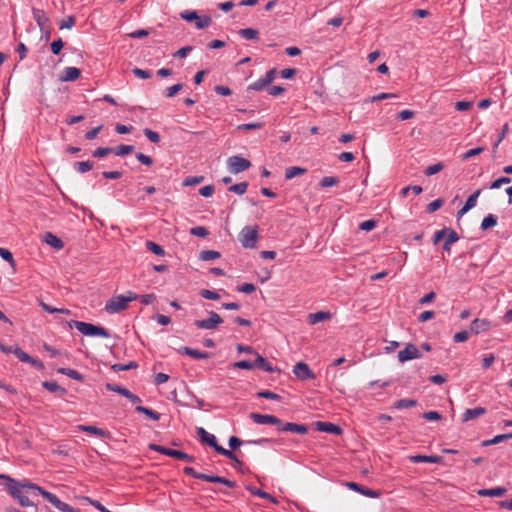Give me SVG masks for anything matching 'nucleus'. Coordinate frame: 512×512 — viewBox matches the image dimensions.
Instances as JSON below:
<instances>
[{"instance_id": "f257e3e1", "label": "nucleus", "mask_w": 512, "mask_h": 512, "mask_svg": "<svg viewBox=\"0 0 512 512\" xmlns=\"http://www.w3.org/2000/svg\"><path fill=\"white\" fill-rule=\"evenodd\" d=\"M1 479L6 481L7 491L22 507L33 506L29 496L39 494L40 486L28 481L17 482L8 475H4Z\"/></svg>"}, {"instance_id": "f03ea898", "label": "nucleus", "mask_w": 512, "mask_h": 512, "mask_svg": "<svg viewBox=\"0 0 512 512\" xmlns=\"http://www.w3.org/2000/svg\"><path fill=\"white\" fill-rule=\"evenodd\" d=\"M138 299V295L128 292L126 295H117L109 299L105 304V311L109 314L119 313L128 307V304Z\"/></svg>"}, {"instance_id": "7ed1b4c3", "label": "nucleus", "mask_w": 512, "mask_h": 512, "mask_svg": "<svg viewBox=\"0 0 512 512\" xmlns=\"http://www.w3.org/2000/svg\"><path fill=\"white\" fill-rule=\"evenodd\" d=\"M441 240H444L443 249L447 253L451 251V244L457 242L459 240V236L456 231L450 228H444L442 230H438L433 235V244H438Z\"/></svg>"}, {"instance_id": "20e7f679", "label": "nucleus", "mask_w": 512, "mask_h": 512, "mask_svg": "<svg viewBox=\"0 0 512 512\" xmlns=\"http://www.w3.org/2000/svg\"><path fill=\"white\" fill-rule=\"evenodd\" d=\"M73 324L75 328L83 335L91 337L99 336L103 338L110 337V333L108 332V330L101 326H96L91 323H86L82 321H73Z\"/></svg>"}, {"instance_id": "39448f33", "label": "nucleus", "mask_w": 512, "mask_h": 512, "mask_svg": "<svg viewBox=\"0 0 512 512\" xmlns=\"http://www.w3.org/2000/svg\"><path fill=\"white\" fill-rule=\"evenodd\" d=\"M258 239L257 226H245L239 233V242L244 248L256 247Z\"/></svg>"}, {"instance_id": "423d86ee", "label": "nucleus", "mask_w": 512, "mask_h": 512, "mask_svg": "<svg viewBox=\"0 0 512 512\" xmlns=\"http://www.w3.org/2000/svg\"><path fill=\"white\" fill-rule=\"evenodd\" d=\"M197 434L203 443H206L207 445L212 447L217 453L221 454L224 457H230V455H231L230 450L225 449L224 447L218 445L217 439L213 434L208 433L202 427H199L197 429Z\"/></svg>"}, {"instance_id": "0eeeda50", "label": "nucleus", "mask_w": 512, "mask_h": 512, "mask_svg": "<svg viewBox=\"0 0 512 512\" xmlns=\"http://www.w3.org/2000/svg\"><path fill=\"white\" fill-rule=\"evenodd\" d=\"M180 17L188 22H195L197 29H205L211 25L212 19L210 16L204 15L199 16L196 11H183L180 13Z\"/></svg>"}, {"instance_id": "6e6552de", "label": "nucleus", "mask_w": 512, "mask_h": 512, "mask_svg": "<svg viewBox=\"0 0 512 512\" xmlns=\"http://www.w3.org/2000/svg\"><path fill=\"white\" fill-rule=\"evenodd\" d=\"M149 449L156 451L158 453H161L163 455L172 457V458H176V459L187 461V462H194L193 456H191L187 453H184L182 451H179V450L166 448V447L158 445V444H150Z\"/></svg>"}, {"instance_id": "1a4fd4ad", "label": "nucleus", "mask_w": 512, "mask_h": 512, "mask_svg": "<svg viewBox=\"0 0 512 512\" xmlns=\"http://www.w3.org/2000/svg\"><path fill=\"white\" fill-rule=\"evenodd\" d=\"M227 166L232 174H238L249 169L251 162L241 156H231L227 159Z\"/></svg>"}, {"instance_id": "9d476101", "label": "nucleus", "mask_w": 512, "mask_h": 512, "mask_svg": "<svg viewBox=\"0 0 512 512\" xmlns=\"http://www.w3.org/2000/svg\"><path fill=\"white\" fill-rule=\"evenodd\" d=\"M209 318L207 319H202V320H196L194 322V325L198 328V329H204V330H213L215 329L218 325H220L221 323H223V319L220 317L219 314H217L216 312L214 311H210L209 313Z\"/></svg>"}, {"instance_id": "9b49d317", "label": "nucleus", "mask_w": 512, "mask_h": 512, "mask_svg": "<svg viewBox=\"0 0 512 512\" xmlns=\"http://www.w3.org/2000/svg\"><path fill=\"white\" fill-rule=\"evenodd\" d=\"M421 352L417 348L416 345L409 343L405 346V348L398 352V360L401 363H404L409 360L418 359L420 358Z\"/></svg>"}, {"instance_id": "f8f14e48", "label": "nucleus", "mask_w": 512, "mask_h": 512, "mask_svg": "<svg viewBox=\"0 0 512 512\" xmlns=\"http://www.w3.org/2000/svg\"><path fill=\"white\" fill-rule=\"evenodd\" d=\"M250 418L256 423L260 425H281V420L274 416L269 414H259V413H251Z\"/></svg>"}, {"instance_id": "ddd939ff", "label": "nucleus", "mask_w": 512, "mask_h": 512, "mask_svg": "<svg viewBox=\"0 0 512 512\" xmlns=\"http://www.w3.org/2000/svg\"><path fill=\"white\" fill-rule=\"evenodd\" d=\"M293 373L298 379L303 381L315 378L313 371L304 362H298L293 368Z\"/></svg>"}, {"instance_id": "4468645a", "label": "nucleus", "mask_w": 512, "mask_h": 512, "mask_svg": "<svg viewBox=\"0 0 512 512\" xmlns=\"http://www.w3.org/2000/svg\"><path fill=\"white\" fill-rule=\"evenodd\" d=\"M491 323L487 319L476 318L471 323V331L474 334H480L490 329Z\"/></svg>"}, {"instance_id": "2eb2a0df", "label": "nucleus", "mask_w": 512, "mask_h": 512, "mask_svg": "<svg viewBox=\"0 0 512 512\" xmlns=\"http://www.w3.org/2000/svg\"><path fill=\"white\" fill-rule=\"evenodd\" d=\"M481 193V190H476L473 194H471L466 200L464 206L458 211V217H462L466 214L470 209L474 208L477 203V199Z\"/></svg>"}, {"instance_id": "dca6fc26", "label": "nucleus", "mask_w": 512, "mask_h": 512, "mask_svg": "<svg viewBox=\"0 0 512 512\" xmlns=\"http://www.w3.org/2000/svg\"><path fill=\"white\" fill-rule=\"evenodd\" d=\"M332 318V314L329 311H319L316 313H311L307 317V322L310 325H315L319 322L327 321Z\"/></svg>"}, {"instance_id": "f3484780", "label": "nucleus", "mask_w": 512, "mask_h": 512, "mask_svg": "<svg viewBox=\"0 0 512 512\" xmlns=\"http://www.w3.org/2000/svg\"><path fill=\"white\" fill-rule=\"evenodd\" d=\"M317 430L321 432L331 433L335 435H339L342 432V429L333 423L330 422H317L316 423Z\"/></svg>"}, {"instance_id": "a211bd4d", "label": "nucleus", "mask_w": 512, "mask_h": 512, "mask_svg": "<svg viewBox=\"0 0 512 512\" xmlns=\"http://www.w3.org/2000/svg\"><path fill=\"white\" fill-rule=\"evenodd\" d=\"M43 240L46 244L57 250L62 249L64 246L63 241L51 232H46L43 236Z\"/></svg>"}, {"instance_id": "6ab92c4d", "label": "nucleus", "mask_w": 512, "mask_h": 512, "mask_svg": "<svg viewBox=\"0 0 512 512\" xmlns=\"http://www.w3.org/2000/svg\"><path fill=\"white\" fill-rule=\"evenodd\" d=\"M33 18L41 30H44L47 27L49 18L43 10L34 8Z\"/></svg>"}, {"instance_id": "aec40b11", "label": "nucleus", "mask_w": 512, "mask_h": 512, "mask_svg": "<svg viewBox=\"0 0 512 512\" xmlns=\"http://www.w3.org/2000/svg\"><path fill=\"white\" fill-rule=\"evenodd\" d=\"M81 71L76 67H66L63 70L61 81H75L80 77Z\"/></svg>"}, {"instance_id": "412c9836", "label": "nucleus", "mask_w": 512, "mask_h": 512, "mask_svg": "<svg viewBox=\"0 0 512 512\" xmlns=\"http://www.w3.org/2000/svg\"><path fill=\"white\" fill-rule=\"evenodd\" d=\"M409 460L413 463H440L442 459L436 455H412L409 457Z\"/></svg>"}, {"instance_id": "4be33fe9", "label": "nucleus", "mask_w": 512, "mask_h": 512, "mask_svg": "<svg viewBox=\"0 0 512 512\" xmlns=\"http://www.w3.org/2000/svg\"><path fill=\"white\" fill-rule=\"evenodd\" d=\"M485 413V409L482 407H475L467 409L462 415V421L467 422L482 416Z\"/></svg>"}, {"instance_id": "5701e85b", "label": "nucleus", "mask_w": 512, "mask_h": 512, "mask_svg": "<svg viewBox=\"0 0 512 512\" xmlns=\"http://www.w3.org/2000/svg\"><path fill=\"white\" fill-rule=\"evenodd\" d=\"M77 428L80 431L87 432V433H90V434H93V435H96V436H99V437H102V438L108 437L107 431H105L103 429H100V428H98L96 426H92V425H78Z\"/></svg>"}, {"instance_id": "b1692460", "label": "nucleus", "mask_w": 512, "mask_h": 512, "mask_svg": "<svg viewBox=\"0 0 512 512\" xmlns=\"http://www.w3.org/2000/svg\"><path fill=\"white\" fill-rule=\"evenodd\" d=\"M280 431H289L294 432L298 434H306L308 431V428L305 425L296 424V423H286L282 427L279 428Z\"/></svg>"}, {"instance_id": "393cba45", "label": "nucleus", "mask_w": 512, "mask_h": 512, "mask_svg": "<svg viewBox=\"0 0 512 512\" xmlns=\"http://www.w3.org/2000/svg\"><path fill=\"white\" fill-rule=\"evenodd\" d=\"M179 353L188 355L194 359H206L208 358L207 352H202L189 347H182L178 350Z\"/></svg>"}, {"instance_id": "a878e982", "label": "nucleus", "mask_w": 512, "mask_h": 512, "mask_svg": "<svg viewBox=\"0 0 512 512\" xmlns=\"http://www.w3.org/2000/svg\"><path fill=\"white\" fill-rule=\"evenodd\" d=\"M506 489L504 487H495L491 489H481L478 491L479 496H487V497H501L506 493Z\"/></svg>"}, {"instance_id": "bb28decb", "label": "nucleus", "mask_w": 512, "mask_h": 512, "mask_svg": "<svg viewBox=\"0 0 512 512\" xmlns=\"http://www.w3.org/2000/svg\"><path fill=\"white\" fill-rule=\"evenodd\" d=\"M203 480L207 481V482H211V483H220V484H223L230 488H234L236 486L235 482L228 480L224 477H220V476H213V475L205 474V478H203Z\"/></svg>"}, {"instance_id": "cd10ccee", "label": "nucleus", "mask_w": 512, "mask_h": 512, "mask_svg": "<svg viewBox=\"0 0 512 512\" xmlns=\"http://www.w3.org/2000/svg\"><path fill=\"white\" fill-rule=\"evenodd\" d=\"M39 494H41L49 503H51L58 510L62 505V501L53 493H50L40 487Z\"/></svg>"}, {"instance_id": "c85d7f7f", "label": "nucleus", "mask_w": 512, "mask_h": 512, "mask_svg": "<svg viewBox=\"0 0 512 512\" xmlns=\"http://www.w3.org/2000/svg\"><path fill=\"white\" fill-rule=\"evenodd\" d=\"M256 354V359L254 361V364H255V368H260L266 372H274L275 369L273 368V366L264 358L262 357L261 355Z\"/></svg>"}, {"instance_id": "c756f323", "label": "nucleus", "mask_w": 512, "mask_h": 512, "mask_svg": "<svg viewBox=\"0 0 512 512\" xmlns=\"http://www.w3.org/2000/svg\"><path fill=\"white\" fill-rule=\"evenodd\" d=\"M307 172V169L305 168H302V167H298V166H292V167H289L285 170V178L287 180H290L294 177H297V176H300V175H303Z\"/></svg>"}, {"instance_id": "7c9ffc66", "label": "nucleus", "mask_w": 512, "mask_h": 512, "mask_svg": "<svg viewBox=\"0 0 512 512\" xmlns=\"http://www.w3.org/2000/svg\"><path fill=\"white\" fill-rule=\"evenodd\" d=\"M58 373L66 375L73 380L83 381V376L78 371L71 368H59Z\"/></svg>"}, {"instance_id": "2f4dec72", "label": "nucleus", "mask_w": 512, "mask_h": 512, "mask_svg": "<svg viewBox=\"0 0 512 512\" xmlns=\"http://www.w3.org/2000/svg\"><path fill=\"white\" fill-rule=\"evenodd\" d=\"M239 35L246 40L258 39L259 32L253 28H244L239 31Z\"/></svg>"}, {"instance_id": "473e14b6", "label": "nucleus", "mask_w": 512, "mask_h": 512, "mask_svg": "<svg viewBox=\"0 0 512 512\" xmlns=\"http://www.w3.org/2000/svg\"><path fill=\"white\" fill-rule=\"evenodd\" d=\"M135 410L139 413H142L149 417L150 419L154 421H158L160 419V414L156 411H153L147 407L144 406H136Z\"/></svg>"}, {"instance_id": "72a5a7b5", "label": "nucleus", "mask_w": 512, "mask_h": 512, "mask_svg": "<svg viewBox=\"0 0 512 512\" xmlns=\"http://www.w3.org/2000/svg\"><path fill=\"white\" fill-rule=\"evenodd\" d=\"M94 167V163L92 161H81L74 163V169L79 173H86L90 171Z\"/></svg>"}, {"instance_id": "f704fd0d", "label": "nucleus", "mask_w": 512, "mask_h": 512, "mask_svg": "<svg viewBox=\"0 0 512 512\" xmlns=\"http://www.w3.org/2000/svg\"><path fill=\"white\" fill-rule=\"evenodd\" d=\"M247 489L255 496L267 499V500L271 501L272 503H277V500L272 495H270L269 493H267L265 491H262L261 489H258L255 487H248Z\"/></svg>"}, {"instance_id": "c9c22d12", "label": "nucleus", "mask_w": 512, "mask_h": 512, "mask_svg": "<svg viewBox=\"0 0 512 512\" xmlns=\"http://www.w3.org/2000/svg\"><path fill=\"white\" fill-rule=\"evenodd\" d=\"M220 257V253L215 250H203L199 254V259L202 261H210Z\"/></svg>"}, {"instance_id": "e433bc0d", "label": "nucleus", "mask_w": 512, "mask_h": 512, "mask_svg": "<svg viewBox=\"0 0 512 512\" xmlns=\"http://www.w3.org/2000/svg\"><path fill=\"white\" fill-rule=\"evenodd\" d=\"M133 151H134V146L124 145V144H121V145L117 146L115 149H113V153L116 156H125V155L132 153Z\"/></svg>"}, {"instance_id": "4c0bfd02", "label": "nucleus", "mask_w": 512, "mask_h": 512, "mask_svg": "<svg viewBox=\"0 0 512 512\" xmlns=\"http://www.w3.org/2000/svg\"><path fill=\"white\" fill-rule=\"evenodd\" d=\"M497 224V217L493 214L487 215L481 223V229L487 230L494 227Z\"/></svg>"}, {"instance_id": "58836bf2", "label": "nucleus", "mask_w": 512, "mask_h": 512, "mask_svg": "<svg viewBox=\"0 0 512 512\" xmlns=\"http://www.w3.org/2000/svg\"><path fill=\"white\" fill-rule=\"evenodd\" d=\"M417 404L416 400L413 399H401L393 404L395 409L411 408Z\"/></svg>"}, {"instance_id": "ea45409f", "label": "nucleus", "mask_w": 512, "mask_h": 512, "mask_svg": "<svg viewBox=\"0 0 512 512\" xmlns=\"http://www.w3.org/2000/svg\"><path fill=\"white\" fill-rule=\"evenodd\" d=\"M146 247L149 251H151L152 253L158 255V256H164L165 255V251L164 249L157 243L153 242V241H147L146 242Z\"/></svg>"}, {"instance_id": "a19ab883", "label": "nucleus", "mask_w": 512, "mask_h": 512, "mask_svg": "<svg viewBox=\"0 0 512 512\" xmlns=\"http://www.w3.org/2000/svg\"><path fill=\"white\" fill-rule=\"evenodd\" d=\"M137 367H138V364L134 361H131L128 364H114L111 366V369L115 372H119V371L135 369Z\"/></svg>"}, {"instance_id": "79ce46f5", "label": "nucleus", "mask_w": 512, "mask_h": 512, "mask_svg": "<svg viewBox=\"0 0 512 512\" xmlns=\"http://www.w3.org/2000/svg\"><path fill=\"white\" fill-rule=\"evenodd\" d=\"M247 188H248V183L241 182V183H237V184L230 186L228 190L230 192H234L236 194L243 195L244 193H246Z\"/></svg>"}, {"instance_id": "37998d69", "label": "nucleus", "mask_w": 512, "mask_h": 512, "mask_svg": "<svg viewBox=\"0 0 512 512\" xmlns=\"http://www.w3.org/2000/svg\"><path fill=\"white\" fill-rule=\"evenodd\" d=\"M443 168H444V165L441 162H439V163L428 166L425 169L424 174L426 176H432V175H435V174L441 172L443 170Z\"/></svg>"}, {"instance_id": "c03bdc74", "label": "nucleus", "mask_w": 512, "mask_h": 512, "mask_svg": "<svg viewBox=\"0 0 512 512\" xmlns=\"http://www.w3.org/2000/svg\"><path fill=\"white\" fill-rule=\"evenodd\" d=\"M338 183H339V178L338 177L327 176V177H324L321 180L320 186L323 187V188L333 187V186L337 185Z\"/></svg>"}, {"instance_id": "a18cd8bd", "label": "nucleus", "mask_w": 512, "mask_h": 512, "mask_svg": "<svg viewBox=\"0 0 512 512\" xmlns=\"http://www.w3.org/2000/svg\"><path fill=\"white\" fill-rule=\"evenodd\" d=\"M106 388H107V390L119 393L124 397H126L127 394L129 393V390L127 388L116 385V384L107 383Z\"/></svg>"}, {"instance_id": "49530a36", "label": "nucleus", "mask_w": 512, "mask_h": 512, "mask_svg": "<svg viewBox=\"0 0 512 512\" xmlns=\"http://www.w3.org/2000/svg\"><path fill=\"white\" fill-rule=\"evenodd\" d=\"M391 98H396V94H394V93H380L378 95H375V96H372V97L366 99L365 102H376V101H381V100L391 99Z\"/></svg>"}, {"instance_id": "de8ad7c7", "label": "nucleus", "mask_w": 512, "mask_h": 512, "mask_svg": "<svg viewBox=\"0 0 512 512\" xmlns=\"http://www.w3.org/2000/svg\"><path fill=\"white\" fill-rule=\"evenodd\" d=\"M144 135L152 142V143H159L160 142V135L158 132L153 131L149 128L144 129Z\"/></svg>"}, {"instance_id": "09e8293b", "label": "nucleus", "mask_w": 512, "mask_h": 512, "mask_svg": "<svg viewBox=\"0 0 512 512\" xmlns=\"http://www.w3.org/2000/svg\"><path fill=\"white\" fill-rule=\"evenodd\" d=\"M42 385H43V387H44L45 389H47V390H48V391H50V392H58V391H61L62 393H64V392H65V390H64L63 388H61V387L57 384V382H55V381H45V382H43V384H42Z\"/></svg>"}, {"instance_id": "8fccbe9b", "label": "nucleus", "mask_w": 512, "mask_h": 512, "mask_svg": "<svg viewBox=\"0 0 512 512\" xmlns=\"http://www.w3.org/2000/svg\"><path fill=\"white\" fill-rule=\"evenodd\" d=\"M268 86V84L264 81V79L261 77L259 78L257 81L251 83L249 86H248V89L249 90H255V91H261L263 90L264 88H266Z\"/></svg>"}, {"instance_id": "3c124183", "label": "nucleus", "mask_w": 512, "mask_h": 512, "mask_svg": "<svg viewBox=\"0 0 512 512\" xmlns=\"http://www.w3.org/2000/svg\"><path fill=\"white\" fill-rule=\"evenodd\" d=\"M423 191L421 186L414 185V186H406L401 190L402 196H407L409 192H413L415 195L421 194Z\"/></svg>"}, {"instance_id": "603ef678", "label": "nucleus", "mask_w": 512, "mask_h": 512, "mask_svg": "<svg viewBox=\"0 0 512 512\" xmlns=\"http://www.w3.org/2000/svg\"><path fill=\"white\" fill-rule=\"evenodd\" d=\"M200 295L204 299H208V300H218L220 298V295L217 292H214V291H211L208 289L201 290Z\"/></svg>"}, {"instance_id": "864d4df0", "label": "nucleus", "mask_w": 512, "mask_h": 512, "mask_svg": "<svg viewBox=\"0 0 512 512\" xmlns=\"http://www.w3.org/2000/svg\"><path fill=\"white\" fill-rule=\"evenodd\" d=\"M182 88L183 85L180 83L170 86L165 90V96L171 98L175 96Z\"/></svg>"}, {"instance_id": "5fc2aeb1", "label": "nucleus", "mask_w": 512, "mask_h": 512, "mask_svg": "<svg viewBox=\"0 0 512 512\" xmlns=\"http://www.w3.org/2000/svg\"><path fill=\"white\" fill-rule=\"evenodd\" d=\"M0 256L2 259L7 261L11 266L15 265L13 255L9 250L0 247Z\"/></svg>"}, {"instance_id": "6e6d98bb", "label": "nucleus", "mask_w": 512, "mask_h": 512, "mask_svg": "<svg viewBox=\"0 0 512 512\" xmlns=\"http://www.w3.org/2000/svg\"><path fill=\"white\" fill-rule=\"evenodd\" d=\"M190 234L197 237H206L208 235V231L203 226H196L190 229Z\"/></svg>"}, {"instance_id": "4d7b16f0", "label": "nucleus", "mask_w": 512, "mask_h": 512, "mask_svg": "<svg viewBox=\"0 0 512 512\" xmlns=\"http://www.w3.org/2000/svg\"><path fill=\"white\" fill-rule=\"evenodd\" d=\"M113 152V149L112 148H109V147H100V148H97L94 152H93V156L96 157V158H102V157H105L107 155H109L110 153Z\"/></svg>"}, {"instance_id": "13d9d810", "label": "nucleus", "mask_w": 512, "mask_h": 512, "mask_svg": "<svg viewBox=\"0 0 512 512\" xmlns=\"http://www.w3.org/2000/svg\"><path fill=\"white\" fill-rule=\"evenodd\" d=\"M203 180H204L203 176H192V177H187L184 180L183 184H184V186H194V185L200 184Z\"/></svg>"}, {"instance_id": "bf43d9fd", "label": "nucleus", "mask_w": 512, "mask_h": 512, "mask_svg": "<svg viewBox=\"0 0 512 512\" xmlns=\"http://www.w3.org/2000/svg\"><path fill=\"white\" fill-rule=\"evenodd\" d=\"M234 367L239 368V369L251 370V369L255 368V364H254V362L242 360V361H238V362L234 363Z\"/></svg>"}, {"instance_id": "052dcab7", "label": "nucleus", "mask_w": 512, "mask_h": 512, "mask_svg": "<svg viewBox=\"0 0 512 512\" xmlns=\"http://www.w3.org/2000/svg\"><path fill=\"white\" fill-rule=\"evenodd\" d=\"M183 471L185 474H187L195 479L203 480V478H205V474L195 471L194 468H192V467L187 466L183 469Z\"/></svg>"}, {"instance_id": "680f3d73", "label": "nucleus", "mask_w": 512, "mask_h": 512, "mask_svg": "<svg viewBox=\"0 0 512 512\" xmlns=\"http://www.w3.org/2000/svg\"><path fill=\"white\" fill-rule=\"evenodd\" d=\"M13 354L22 362H27V360L30 357L29 354H27L25 351H23L21 348L17 346L14 348Z\"/></svg>"}, {"instance_id": "e2e57ef3", "label": "nucleus", "mask_w": 512, "mask_h": 512, "mask_svg": "<svg viewBox=\"0 0 512 512\" xmlns=\"http://www.w3.org/2000/svg\"><path fill=\"white\" fill-rule=\"evenodd\" d=\"M85 500L91 504L93 507L98 509L100 512H112L108 510L106 507H104L98 500H94L92 498L86 497Z\"/></svg>"}, {"instance_id": "0e129e2a", "label": "nucleus", "mask_w": 512, "mask_h": 512, "mask_svg": "<svg viewBox=\"0 0 512 512\" xmlns=\"http://www.w3.org/2000/svg\"><path fill=\"white\" fill-rule=\"evenodd\" d=\"M64 44H63V41L62 39H57V40H54L52 43H51V51L53 54L55 55H58L62 48H63Z\"/></svg>"}, {"instance_id": "69168bd1", "label": "nucleus", "mask_w": 512, "mask_h": 512, "mask_svg": "<svg viewBox=\"0 0 512 512\" xmlns=\"http://www.w3.org/2000/svg\"><path fill=\"white\" fill-rule=\"evenodd\" d=\"M442 205H443V200L442 199H436V200L432 201L431 203H429L427 205L426 210L429 213H433L436 210H438Z\"/></svg>"}, {"instance_id": "338daca9", "label": "nucleus", "mask_w": 512, "mask_h": 512, "mask_svg": "<svg viewBox=\"0 0 512 512\" xmlns=\"http://www.w3.org/2000/svg\"><path fill=\"white\" fill-rule=\"evenodd\" d=\"M74 24H75V17L69 16L60 23L59 28L60 29H71L74 26Z\"/></svg>"}, {"instance_id": "774afa93", "label": "nucleus", "mask_w": 512, "mask_h": 512, "mask_svg": "<svg viewBox=\"0 0 512 512\" xmlns=\"http://www.w3.org/2000/svg\"><path fill=\"white\" fill-rule=\"evenodd\" d=\"M468 338H469V333L466 330L457 332L453 336V340L456 343L465 342L466 340H468Z\"/></svg>"}]
</instances>
